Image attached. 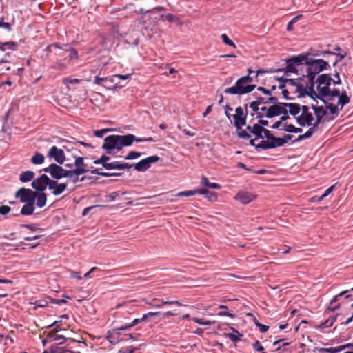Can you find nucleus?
<instances>
[{"label":"nucleus","mask_w":353,"mask_h":353,"mask_svg":"<svg viewBox=\"0 0 353 353\" xmlns=\"http://www.w3.org/2000/svg\"><path fill=\"white\" fill-rule=\"evenodd\" d=\"M338 316H339V315H335V316L334 315V316L329 317L326 321H325L324 322L321 323L319 325V327L327 328V327H332V325L334 324V323L336 321Z\"/></svg>","instance_id":"c756f323"},{"label":"nucleus","mask_w":353,"mask_h":353,"mask_svg":"<svg viewBox=\"0 0 353 353\" xmlns=\"http://www.w3.org/2000/svg\"><path fill=\"white\" fill-rule=\"evenodd\" d=\"M34 172L33 171L28 170L22 172L19 176V180L22 183L30 181L34 177Z\"/></svg>","instance_id":"393cba45"},{"label":"nucleus","mask_w":353,"mask_h":353,"mask_svg":"<svg viewBox=\"0 0 353 353\" xmlns=\"http://www.w3.org/2000/svg\"><path fill=\"white\" fill-rule=\"evenodd\" d=\"M294 128V125L292 124L283 123V128H281L280 130L287 132L293 133Z\"/></svg>","instance_id":"603ef678"},{"label":"nucleus","mask_w":353,"mask_h":353,"mask_svg":"<svg viewBox=\"0 0 353 353\" xmlns=\"http://www.w3.org/2000/svg\"><path fill=\"white\" fill-rule=\"evenodd\" d=\"M264 115L266 118L272 119L277 116H280L278 113L276 107L274 105L268 107V112Z\"/></svg>","instance_id":"2f4dec72"},{"label":"nucleus","mask_w":353,"mask_h":353,"mask_svg":"<svg viewBox=\"0 0 353 353\" xmlns=\"http://www.w3.org/2000/svg\"><path fill=\"white\" fill-rule=\"evenodd\" d=\"M292 138V135L285 134L283 137H280V139L283 141L281 142V146L284 145L285 143L288 142V141L291 140Z\"/></svg>","instance_id":"69168bd1"},{"label":"nucleus","mask_w":353,"mask_h":353,"mask_svg":"<svg viewBox=\"0 0 353 353\" xmlns=\"http://www.w3.org/2000/svg\"><path fill=\"white\" fill-rule=\"evenodd\" d=\"M314 132H315V129H314V128H312V127H310L309 128V130L305 133H304L303 134L299 135L294 142H299L303 140L309 139L314 134Z\"/></svg>","instance_id":"7c9ffc66"},{"label":"nucleus","mask_w":353,"mask_h":353,"mask_svg":"<svg viewBox=\"0 0 353 353\" xmlns=\"http://www.w3.org/2000/svg\"><path fill=\"white\" fill-rule=\"evenodd\" d=\"M83 160H84L83 157H79L76 158L75 162H74V165L77 167L75 169H79V170H83L84 172H83V174L88 172V170L85 168V164L83 163Z\"/></svg>","instance_id":"e433bc0d"},{"label":"nucleus","mask_w":353,"mask_h":353,"mask_svg":"<svg viewBox=\"0 0 353 353\" xmlns=\"http://www.w3.org/2000/svg\"><path fill=\"white\" fill-rule=\"evenodd\" d=\"M34 308L36 309V308L46 307L48 305V303L46 301L39 300V301H37L36 302H34Z\"/></svg>","instance_id":"6e6d98bb"},{"label":"nucleus","mask_w":353,"mask_h":353,"mask_svg":"<svg viewBox=\"0 0 353 353\" xmlns=\"http://www.w3.org/2000/svg\"><path fill=\"white\" fill-rule=\"evenodd\" d=\"M350 346V344H347V345H340V346L335 347L321 348L319 350V351L320 352L339 353Z\"/></svg>","instance_id":"4be33fe9"},{"label":"nucleus","mask_w":353,"mask_h":353,"mask_svg":"<svg viewBox=\"0 0 353 353\" xmlns=\"http://www.w3.org/2000/svg\"><path fill=\"white\" fill-rule=\"evenodd\" d=\"M196 190H205V193L202 194L205 195L210 201H212L216 198V195L214 192H210L205 188L196 189Z\"/></svg>","instance_id":"8fccbe9b"},{"label":"nucleus","mask_w":353,"mask_h":353,"mask_svg":"<svg viewBox=\"0 0 353 353\" xmlns=\"http://www.w3.org/2000/svg\"><path fill=\"white\" fill-rule=\"evenodd\" d=\"M192 321L199 325H211L212 323L210 321H203L202 319L199 318H193Z\"/></svg>","instance_id":"09e8293b"},{"label":"nucleus","mask_w":353,"mask_h":353,"mask_svg":"<svg viewBox=\"0 0 353 353\" xmlns=\"http://www.w3.org/2000/svg\"><path fill=\"white\" fill-rule=\"evenodd\" d=\"M134 137L131 135L112 134L106 137L102 148L109 154H115L123 147L130 146L134 142Z\"/></svg>","instance_id":"f03ea898"},{"label":"nucleus","mask_w":353,"mask_h":353,"mask_svg":"<svg viewBox=\"0 0 353 353\" xmlns=\"http://www.w3.org/2000/svg\"><path fill=\"white\" fill-rule=\"evenodd\" d=\"M80 81L81 80L78 79L66 78L63 79V84L68 85L69 84L79 83Z\"/></svg>","instance_id":"864d4df0"},{"label":"nucleus","mask_w":353,"mask_h":353,"mask_svg":"<svg viewBox=\"0 0 353 353\" xmlns=\"http://www.w3.org/2000/svg\"><path fill=\"white\" fill-rule=\"evenodd\" d=\"M11 210L10 207L8 205H2L0 207V215H6Z\"/></svg>","instance_id":"4d7b16f0"},{"label":"nucleus","mask_w":353,"mask_h":353,"mask_svg":"<svg viewBox=\"0 0 353 353\" xmlns=\"http://www.w3.org/2000/svg\"><path fill=\"white\" fill-rule=\"evenodd\" d=\"M51 179L45 174H41L39 177L34 179L32 182V187L37 191L43 192L46 187H49Z\"/></svg>","instance_id":"4468645a"},{"label":"nucleus","mask_w":353,"mask_h":353,"mask_svg":"<svg viewBox=\"0 0 353 353\" xmlns=\"http://www.w3.org/2000/svg\"><path fill=\"white\" fill-rule=\"evenodd\" d=\"M255 199L254 194L246 191H240L234 196V199L240 201L242 204L246 205L250 203Z\"/></svg>","instance_id":"dca6fc26"},{"label":"nucleus","mask_w":353,"mask_h":353,"mask_svg":"<svg viewBox=\"0 0 353 353\" xmlns=\"http://www.w3.org/2000/svg\"><path fill=\"white\" fill-rule=\"evenodd\" d=\"M274 105L276 107L279 115L288 114V103H277Z\"/></svg>","instance_id":"473e14b6"},{"label":"nucleus","mask_w":353,"mask_h":353,"mask_svg":"<svg viewBox=\"0 0 353 353\" xmlns=\"http://www.w3.org/2000/svg\"><path fill=\"white\" fill-rule=\"evenodd\" d=\"M307 58L305 53L300 54L298 56H292L285 60L286 63L285 68H280L276 72H283L285 74L288 75L289 73H294L299 74V68L304 65V61H306Z\"/></svg>","instance_id":"0eeeda50"},{"label":"nucleus","mask_w":353,"mask_h":353,"mask_svg":"<svg viewBox=\"0 0 353 353\" xmlns=\"http://www.w3.org/2000/svg\"><path fill=\"white\" fill-rule=\"evenodd\" d=\"M307 94L306 95H308L309 97H310L312 99H314L315 101H316V99H319V97H320L319 92H315V94H314L312 92V90L310 88H307Z\"/></svg>","instance_id":"338daca9"},{"label":"nucleus","mask_w":353,"mask_h":353,"mask_svg":"<svg viewBox=\"0 0 353 353\" xmlns=\"http://www.w3.org/2000/svg\"><path fill=\"white\" fill-rule=\"evenodd\" d=\"M105 170H121V162H119V161L110 162L109 164L106 165Z\"/></svg>","instance_id":"a19ab883"},{"label":"nucleus","mask_w":353,"mask_h":353,"mask_svg":"<svg viewBox=\"0 0 353 353\" xmlns=\"http://www.w3.org/2000/svg\"><path fill=\"white\" fill-rule=\"evenodd\" d=\"M302 17L301 14L296 15L294 17L288 24L287 26V30L288 31H292L293 30V25Z\"/></svg>","instance_id":"a18cd8bd"},{"label":"nucleus","mask_w":353,"mask_h":353,"mask_svg":"<svg viewBox=\"0 0 353 353\" xmlns=\"http://www.w3.org/2000/svg\"><path fill=\"white\" fill-rule=\"evenodd\" d=\"M205 190H196V189L192 190H187V191H183L177 193L176 194V196L181 197V196H194L198 194H205Z\"/></svg>","instance_id":"bb28decb"},{"label":"nucleus","mask_w":353,"mask_h":353,"mask_svg":"<svg viewBox=\"0 0 353 353\" xmlns=\"http://www.w3.org/2000/svg\"><path fill=\"white\" fill-rule=\"evenodd\" d=\"M45 172H48L50 176L56 179L59 180L64 177L72 178L73 175H81L84 172L82 170L74 169L71 170H67L63 169L61 166L57 163H51L48 167L43 169Z\"/></svg>","instance_id":"39448f33"},{"label":"nucleus","mask_w":353,"mask_h":353,"mask_svg":"<svg viewBox=\"0 0 353 353\" xmlns=\"http://www.w3.org/2000/svg\"><path fill=\"white\" fill-rule=\"evenodd\" d=\"M252 80V78L249 75L242 77L236 81L234 85L226 88L224 92L233 95H242L250 93L256 88L255 85L250 84Z\"/></svg>","instance_id":"20e7f679"},{"label":"nucleus","mask_w":353,"mask_h":353,"mask_svg":"<svg viewBox=\"0 0 353 353\" xmlns=\"http://www.w3.org/2000/svg\"><path fill=\"white\" fill-rule=\"evenodd\" d=\"M78 57V52L74 48H70V54H69V59H77Z\"/></svg>","instance_id":"774afa93"},{"label":"nucleus","mask_w":353,"mask_h":353,"mask_svg":"<svg viewBox=\"0 0 353 353\" xmlns=\"http://www.w3.org/2000/svg\"><path fill=\"white\" fill-rule=\"evenodd\" d=\"M246 128L249 131L248 132V134L254 136V141L256 140L263 139V134H264V137H265V132L269 131V130L265 128H261V126H259L256 123H253V125H251V123H250L249 125H247Z\"/></svg>","instance_id":"2eb2a0df"},{"label":"nucleus","mask_w":353,"mask_h":353,"mask_svg":"<svg viewBox=\"0 0 353 353\" xmlns=\"http://www.w3.org/2000/svg\"><path fill=\"white\" fill-rule=\"evenodd\" d=\"M248 106L254 112L253 113L251 114V116L253 117V116L256 115V118L258 119V114H259V110H260V107H259L260 105L256 102V101H252L250 103L245 104L244 107H245V111L246 112V114H248Z\"/></svg>","instance_id":"412c9836"},{"label":"nucleus","mask_w":353,"mask_h":353,"mask_svg":"<svg viewBox=\"0 0 353 353\" xmlns=\"http://www.w3.org/2000/svg\"><path fill=\"white\" fill-rule=\"evenodd\" d=\"M50 68L54 70H63L66 68V65L65 63L58 61L55 63L53 65H52Z\"/></svg>","instance_id":"3c124183"},{"label":"nucleus","mask_w":353,"mask_h":353,"mask_svg":"<svg viewBox=\"0 0 353 353\" xmlns=\"http://www.w3.org/2000/svg\"><path fill=\"white\" fill-rule=\"evenodd\" d=\"M163 305H176L178 306H183V305L180 303L179 301H162L161 303V304H157V305H153V304H150V305L152 307H161Z\"/></svg>","instance_id":"4c0bfd02"},{"label":"nucleus","mask_w":353,"mask_h":353,"mask_svg":"<svg viewBox=\"0 0 353 353\" xmlns=\"http://www.w3.org/2000/svg\"><path fill=\"white\" fill-rule=\"evenodd\" d=\"M307 60L304 61V65L307 66L306 74H303V78L307 80V87L312 90V92L315 94L314 89L315 84V77L317 74L321 71L327 69L328 62L323 59H312L310 57L309 53H305Z\"/></svg>","instance_id":"f257e3e1"},{"label":"nucleus","mask_w":353,"mask_h":353,"mask_svg":"<svg viewBox=\"0 0 353 353\" xmlns=\"http://www.w3.org/2000/svg\"><path fill=\"white\" fill-rule=\"evenodd\" d=\"M120 332L114 328L107 332L106 339L112 345H116L119 342Z\"/></svg>","instance_id":"a211bd4d"},{"label":"nucleus","mask_w":353,"mask_h":353,"mask_svg":"<svg viewBox=\"0 0 353 353\" xmlns=\"http://www.w3.org/2000/svg\"><path fill=\"white\" fill-rule=\"evenodd\" d=\"M235 114L232 115L234 119V125L236 128L237 134L240 138L248 139L250 138V134L248 131L242 130V127L246 124V112L244 113V110L242 107L239 106L235 110Z\"/></svg>","instance_id":"6e6552de"},{"label":"nucleus","mask_w":353,"mask_h":353,"mask_svg":"<svg viewBox=\"0 0 353 353\" xmlns=\"http://www.w3.org/2000/svg\"><path fill=\"white\" fill-rule=\"evenodd\" d=\"M349 292H353V287L350 290H347L345 291H343L340 292L339 294H336L333 297V299L331 300L330 305L328 306V309L331 311H334L338 307H339V304L334 305V303L339 300V298L343 296L344 294H346Z\"/></svg>","instance_id":"6ab92c4d"},{"label":"nucleus","mask_w":353,"mask_h":353,"mask_svg":"<svg viewBox=\"0 0 353 353\" xmlns=\"http://www.w3.org/2000/svg\"><path fill=\"white\" fill-rule=\"evenodd\" d=\"M142 155V153L135 152V151H131L130 152L128 155L125 157V159L126 160H132L137 159L140 157Z\"/></svg>","instance_id":"37998d69"},{"label":"nucleus","mask_w":353,"mask_h":353,"mask_svg":"<svg viewBox=\"0 0 353 353\" xmlns=\"http://www.w3.org/2000/svg\"><path fill=\"white\" fill-rule=\"evenodd\" d=\"M268 107L263 106L260 108L259 114H258V119H262L263 117H265V115H264L268 112Z\"/></svg>","instance_id":"680f3d73"},{"label":"nucleus","mask_w":353,"mask_h":353,"mask_svg":"<svg viewBox=\"0 0 353 353\" xmlns=\"http://www.w3.org/2000/svg\"><path fill=\"white\" fill-rule=\"evenodd\" d=\"M44 156L39 152L35 153L31 158V162L34 165H41L44 162Z\"/></svg>","instance_id":"f704fd0d"},{"label":"nucleus","mask_w":353,"mask_h":353,"mask_svg":"<svg viewBox=\"0 0 353 353\" xmlns=\"http://www.w3.org/2000/svg\"><path fill=\"white\" fill-rule=\"evenodd\" d=\"M325 100L326 101V102L327 101L326 100V99H325ZM325 107L327 109H328L330 112L331 114H338V108L336 105H333L332 103H325Z\"/></svg>","instance_id":"49530a36"},{"label":"nucleus","mask_w":353,"mask_h":353,"mask_svg":"<svg viewBox=\"0 0 353 353\" xmlns=\"http://www.w3.org/2000/svg\"><path fill=\"white\" fill-rule=\"evenodd\" d=\"M107 78L104 77H99L98 76H96L94 79V83L97 85H102L103 83H105V81H107Z\"/></svg>","instance_id":"e2e57ef3"},{"label":"nucleus","mask_w":353,"mask_h":353,"mask_svg":"<svg viewBox=\"0 0 353 353\" xmlns=\"http://www.w3.org/2000/svg\"><path fill=\"white\" fill-rule=\"evenodd\" d=\"M301 114L296 118L297 123L301 126H311L312 122L314 121V117L309 111L307 105L301 106Z\"/></svg>","instance_id":"9b49d317"},{"label":"nucleus","mask_w":353,"mask_h":353,"mask_svg":"<svg viewBox=\"0 0 353 353\" xmlns=\"http://www.w3.org/2000/svg\"><path fill=\"white\" fill-rule=\"evenodd\" d=\"M256 326L259 329L261 333H265L269 329V326L265 325L261 323H256Z\"/></svg>","instance_id":"052dcab7"},{"label":"nucleus","mask_w":353,"mask_h":353,"mask_svg":"<svg viewBox=\"0 0 353 353\" xmlns=\"http://www.w3.org/2000/svg\"><path fill=\"white\" fill-rule=\"evenodd\" d=\"M253 348L258 352H263L264 350V347L261 345L260 342L259 341H256L252 344Z\"/></svg>","instance_id":"bf43d9fd"},{"label":"nucleus","mask_w":353,"mask_h":353,"mask_svg":"<svg viewBox=\"0 0 353 353\" xmlns=\"http://www.w3.org/2000/svg\"><path fill=\"white\" fill-rule=\"evenodd\" d=\"M110 129H101L95 130L94 134L97 137H103L105 134H106L108 132L110 131Z\"/></svg>","instance_id":"5fc2aeb1"},{"label":"nucleus","mask_w":353,"mask_h":353,"mask_svg":"<svg viewBox=\"0 0 353 353\" xmlns=\"http://www.w3.org/2000/svg\"><path fill=\"white\" fill-rule=\"evenodd\" d=\"M265 137L267 140H263L259 143H254V139H250V145L254 146L258 152L281 147V143L283 141L280 137H275L270 130L265 132Z\"/></svg>","instance_id":"423d86ee"},{"label":"nucleus","mask_w":353,"mask_h":353,"mask_svg":"<svg viewBox=\"0 0 353 353\" xmlns=\"http://www.w3.org/2000/svg\"><path fill=\"white\" fill-rule=\"evenodd\" d=\"M221 38L222 39L223 43L230 47H232L233 48H236V44L229 39V37L225 34H222L221 35Z\"/></svg>","instance_id":"79ce46f5"},{"label":"nucleus","mask_w":353,"mask_h":353,"mask_svg":"<svg viewBox=\"0 0 353 353\" xmlns=\"http://www.w3.org/2000/svg\"><path fill=\"white\" fill-rule=\"evenodd\" d=\"M21 227L28 228L31 231H36L39 229L35 224H21Z\"/></svg>","instance_id":"0e129e2a"},{"label":"nucleus","mask_w":353,"mask_h":353,"mask_svg":"<svg viewBox=\"0 0 353 353\" xmlns=\"http://www.w3.org/2000/svg\"><path fill=\"white\" fill-rule=\"evenodd\" d=\"M93 174L100 175L105 177L112 176L110 172H102L101 168H96L91 171Z\"/></svg>","instance_id":"c03bdc74"},{"label":"nucleus","mask_w":353,"mask_h":353,"mask_svg":"<svg viewBox=\"0 0 353 353\" xmlns=\"http://www.w3.org/2000/svg\"><path fill=\"white\" fill-rule=\"evenodd\" d=\"M25 205L22 207L21 210V214L23 216H30L34 213L35 210L34 203H24Z\"/></svg>","instance_id":"aec40b11"},{"label":"nucleus","mask_w":353,"mask_h":353,"mask_svg":"<svg viewBox=\"0 0 353 353\" xmlns=\"http://www.w3.org/2000/svg\"><path fill=\"white\" fill-rule=\"evenodd\" d=\"M50 353H66L68 350L65 347H61L59 344L52 345L50 347Z\"/></svg>","instance_id":"72a5a7b5"},{"label":"nucleus","mask_w":353,"mask_h":353,"mask_svg":"<svg viewBox=\"0 0 353 353\" xmlns=\"http://www.w3.org/2000/svg\"><path fill=\"white\" fill-rule=\"evenodd\" d=\"M57 332H55L54 330H52L51 332H50L48 334V341L50 342H52V341H56V339L57 336H58L56 333Z\"/></svg>","instance_id":"13d9d810"},{"label":"nucleus","mask_w":353,"mask_h":353,"mask_svg":"<svg viewBox=\"0 0 353 353\" xmlns=\"http://www.w3.org/2000/svg\"><path fill=\"white\" fill-rule=\"evenodd\" d=\"M311 108L313 109L316 116L324 117L327 114L323 106H316L314 105H312Z\"/></svg>","instance_id":"ea45409f"},{"label":"nucleus","mask_w":353,"mask_h":353,"mask_svg":"<svg viewBox=\"0 0 353 353\" xmlns=\"http://www.w3.org/2000/svg\"><path fill=\"white\" fill-rule=\"evenodd\" d=\"M159 160V157L157 155L150 156L135 163L134 167L138 172H145L150 168L152 163H156Z\"/></svg>","instance_id":"ddd939ff"},{"label":"nucleus","mask_w":353,"mask_h":353,"mask_svg":"<svg viewBox=\"0 0 353 353\" xmlns=\"http://www.w3.org/2000/svg\"><path fill=\"white\" fill-rule=\"evenodd\" d=\"M50 190H52V194L59 196L67 188V184L65 183H58L56 180H52L49 184Z\"/></svg>","instance_id":"f3484780"},{"label":"nucleus","mask_w":353,"mask_h":353,"mask_svg":"<svg viewBox=\"0 0 353 353\" xmlns=\"http://www.w3.org/2000/svg\"><path fill=\"white\" fill-rule=\"evenodd\" d=\"M18 45L14 41L0 42V50L4 52L6 50H15Z\"/></svg>","instance_id":"b1692460"},{"label":"nucleus","mask_w":353,"mask_h":353,"mask_svg":"<svg viewBox=\"0 0 353 353\" xmlns=\"http://www.w3.org/2000/svg\"><path fill=\"white\" fill-rule=\"evenodd\" d=\"M286 83L288 85L294 88L292 89V92L298 94L299 97H305L307 94V88H309L307 85V80L306 78H303V74L301 77L298 79H288Z\"/></svg>","instance_id":"1a4fd4ad"},{"label":"nucleus","mask_w":353,"mask_h":353,"mask_svg":"<svg viewBox=\"0 0 353 353\" xmlns=\"http://www.w3.org/2000/svg\"><path fill=\"white\" fill-rule=\"evenodd\" d=\"M334 97H339L338 104L341 105V108L350 102V97L347 95L345 91H343L341 93L339 91V95L334 96Z\"/></svg>","instance_id":"cd10ccee"},{"label":"nucleus","mask_w":353,"mask_h":353,"mask_svg":"<svg viewBox=\"0 0 353 353\" xmlns=\"http://www.w3.org/2000/svg\"><path fill=\"white\" fill-rule=\"evenodd\" d=\"M325 54H329V55L334 57V60L333 61V66H336L337 65V63L339 61H341L342 59H343L345 57L344 54H339V53H334V52H330V51H324L323 52V55L325 56Z\"/></svg>","instance_id":"c85d7f7f"},{"label":"nucleus","mask_w":353,"mask_h":353,"mask_svg":"<svg viewBox=\"0 0 353 353\" xmlns=\"http://www.w3.org/2000/svg\"><path fill=\"white\" fill-rule=\"evenodd\" d=\"M110 159V157L105 154H103L99 159L95 160L94 161V163L96 165L101 164L103 167L105 169L106 165L110 163L108 162Z\"/></svg>","instance_id":"c9c22d12"},{"label":"nucleus","mask_w":353,"mask_h":353,"mask_svg":"<svg viewBox=\"0 0 353 353\" xmlns=\"http://www.w3.org/2000/svg\"><path fill=\"white\" fill-rule=\"evenodd\" d=\"M224 335L234 343H236L237 341H240L241 337L238 334H234L232 333H226Z\"/></svg>","instance_id":"de8ad7c7"},{"label":"nucleus","mask_w":353,"mask_h":353,"mask_svg":"<svg viewBox=\"0 0 353 353\" xmlns=\"http://www.w3.org/2000/svg\"><path fill=\"white\" fill-rule=\"evenodd\" d=\"M288 108H289L288 110V113L289 112L292 116H296L299 114L301 107L298 103H288Z\"/></svg>","instance_id":"a878e982"},{"label":"nucleus","mask_w":353,"mask_h":353,"mask_svg":"<svg viewBox=\"0 0 353 353\" xmlns=\"http://www.w3.org/2000/svg\"><path fill=\"white\" fill-rule=\"evenodd\" d=\"M36 205L38 208H41L44 207L47 202L46 194L43 192H37Z\"/></svg>","instance_id":"5701e85b"},{"label":"nucleus","mask_w":353,"mask_h":353,"mask_svg":"<svg viewBox=\"0 0 353 353\" xmlns=\"http://www.w3.org/2000/svg\"><path fill=\"white\" fill-rule=\"evenodd\" d=\"M163 10L162 7H157L152 10H145L144 9L141 8L139 10H136L135 12L137 13L138 14L141 15L143 17H144L146 14H152V13H154L157 10Z\"/></svg>","instance_id":"58836bf2"},{"label":"nucleus","mask_w":353,"mask_h":353,"mask_svg":"<svg viewBox=\"0 0 353 353\" xmlns=\"http://www.w3.org/2000/svg\"><path fill=\"white\" fill-rule=\"evenodd\" d=\"M332 77L330 74H323L318 77L316 79L317 83V91L320 95L319 99L322 101L324 103H326L327 101H332L334 96L339 95V90L334 88L332 90H330V85L332 82Z\"/></svg>","instance_id":"7ed1b4c3"},{"label":"nucleus","mask_w":353,"mask_h":353,"mask_svg":"<svg viewBox=\"0 0 353 353\" xmlns=\"http://www.w3.org/2000/svg\"><path fill=\"white\" fill-rule=\"evenodd\" d=\"M47 157L50 159H54L59 165H62L65 161L64 151L56 145L50 148Z\"/></svg>","instance_id":"f8f14e48"},{"label":"nucleus","mask_w":353,"mask_h":353,"mask_svg":"<svg viewBox=\"0 0 353 353\" xmlns=\"http://www.w3.org/2000/svg\"><path fill=\"white\" fill-rule=\"evenodd\" d=\"M37 192L30 189L21 188L15 193V197L19 199L21 203H35Z\"/></svg>","instance_id":"9d476101"}]
</instances>
